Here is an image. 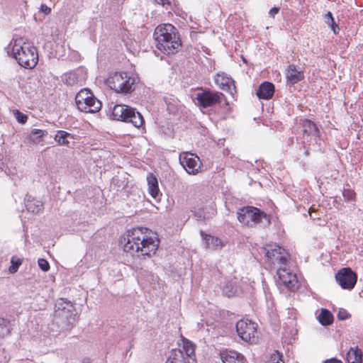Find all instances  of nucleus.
Returning a JSON list of instances; mask_svg holds the SVG:
<instances>
[{
    "label": "nucleus",
    "mask_w": 363,
    "mask_h": 363,
    "mask_svg": "<svg viewBox=\"0 0 363 363\" xmlns=\"http://www.w3.org/2000/svg\"><path fill=\"white\" fill-rule=\"evenodd\" d=\"M123 250L132 256L150 257L157 250L160 240L157 235L146 228H135L128 231Z\"/></svg>",
    "instance_id": "f257e3e1"
},
{
    "label": "nucleus",
    "mask_w": 363,
    "mask_h": 363,
    "mask_svg": "<svg viewBox=\"0 0 363 363\" xmlns=\"http://www.w3.org/2000/svg\"><path fill=\"white\" fill-rule=\"evenodd\" d=\"M153 38L157 51L167 55L177 52L182 46L178 30L170 23L157 26L155 29Z\"/></svg>",
    "instance_id": "f03ea898"
},
{
    "label": "nucleus",
    "mask_w": 363,
    "mask_h": 363,
    "mask_svg": "<svg viewBox=\"0 0 363 363\" xmlns=\"http://www.w3.org/2000/svg\"><path fill=\"white\" fill-rule=\"evenodd\" d=\"M8 55L15 58L26 69L34 68L38 62L37 48L24 41L23 38L13 39L5 48Z\"/></svg>",
    "instance_id": "7ed1b4c3"
},
{
    "label": "nucleus",
    "mask_w": 363,
    "mask_h": 363,
    "mask_svg": "<svg viewBox=\"0 0 363 363\" xmlns=\"http://www.w3.org/2000/svg\"><path fill=\"white\" fill-rule=\"evenodd\" d=\"M77 313L72 303L65 298L57 301L52 323L60 332L69 330L76 322Z\"/></svg>",
    "instance_id": "20e7f679"
},
{
    "label": "nucleus",
    "mask_w": 363,
    "mask_h": 363,
    "mask_svg": "<svg viewBox=\"0 0 363 363\" xmlns=\"http://www.w3.org/2000/svg\"><path fill=\"white\" fill-rule=\"evenodd\" d=\"M237 218L240 223L248 227H254L263 222L268 225L270 223L269 216L264 211L252 206L239 208Z\"/></svg>",
    "instance_id": "39448f33"
},
{
    "label": "nucleus",
    "mask_w": 363,
    "mask_h": 363,
    "mask_svg": "<svg viewBox=\"0 0 363 363\" xmlns=\"http://www.w3.org/2000/svg\"><path fill=\"white\" fill-rule=\"evenodd\" d=\"M112 119L130 123L136 128H140L144 118L135 108L124 104H116L112 108Z\"/></svg>",
    "instance_id": "423d86ee"
},
{
    "label": "nucleus",
    "mask_w": 363,
    "mask_h": 363,
    "mask_svg": "<svg viewBox=\"0 0 363 363\" xmlns=\"http://www.w3.org/2000/svg\"><path fill=\"white\" fill-rule=\"evenodd\" d=\"M265 254V264L272 269L286 265L288 254L286 250L277 244L267 245L263 249Z\"/></svg>",
    "instance_id": "0eeeda50"
},
{
    "label": "nucleus",
    "mask_w": 363,
    "mask_h": 363,
    "mask_svg": "<svg viewBox=\"0 0 363 363\" xmlns=\"http://www.w3.org/2000/svg\"><path fill=\"white\" fill-rule=\"evenodd\" d=\"M299 125L303 135V143H307L309 145L316 146L320 150V130L316 124L309 119L301 120Z\"/></svg>",
    "instance_id": "6e6552de"
},
{
    "label": "nucleus",
    "mask_w": 363,
    "mask_h": 363,
    "mask_svg": "<svg viewBox=\"0 0 363 363\" xmlns=\"http://www.w3.org/2000/svg\"><path fill=\"white\" fill-rule=\"evenodd\" d=\"M257 325L249 320H240L236 324L238 336L245 342L254 344L257 341Z\"/></svg>",
    "instance_id": "1a4fd4ad"
},
{
    "label": "nucleus",
    "mask_w": 363,
    "mask_h": 363,
    "mask_svg": "<svg viewBox=\"0 0 363 363\" xmlns=\"http://www.w3.org/2000/svg\"><path fill=\"white\" fill-rule=\"evenodd\" d=\"M335 278L340 286L346 290L353 289L357 281V273L350 267L339 269L335 274Z\"/></svg>",
    "instance_id": "9d476101"
},
{
    "label": "nucleus",
    "mask_w": 363,
    "mask_h": 363,
    "mask_svg": "<svg viewBox=\"0 0 363 363\" xmlns=\"http://www.w3.org/2000/svg\"><path fill=\"white\" fill-rule=\"evenodd\" d=\"M278 284L284 285L290 291H296L298 289L299 284L295 274L291 272L286 265L277 268Z\"/></svg>",
    "instance_id": "9b49d317"
},
{
    "label": "nucleus",
    "mask_w": 363,
    "mask_h": 363,
    "mask_svg": "<svg viewBox=\"0 0 363 363\" xmlns=\"http://www.w3.org/2000/svg\"><path fill=\"white\" fill-rule=\"evenodd\" d=\"M179 162L189 174H196L201 167L200 158L191 152H184L180 155Z\"/></svg>",
    "instance_id": "f8f14e48"
},
{
    "label": "nucleus",
    "mask_w": 363,
    "mask_h": 363,
    "mask_svg": "<svg viewBox=\"0 0 363 363\" xmlns=\"http://www.w3.org/2000/svg\"><path fill=\"white\" fill-rule=\"evenodd\" d=\"M222 94L211 91L210 90H202L196 95L198 104L202 108L213 106L221 102Z\"/></svg>",
    "instance_id": "ddd939ff"
},
{
    "label": "nucleus",
    "mask_w": 363,
    "mask_h": 363,
    "mask_svg": "<svg viewBox=\"0 0 363 363\" xmlns=\"http://www.w3.org/2000/svg\"><path fill=\"white\" fill-rule=\"evenodd\" d=\"M184 353L188 358L187 363H196L195 358V345L189 340H183V347L182 350H172L171 355L168 358L166 363H174L177 354H179L184 359Z\"/></svg>",
    "instance_id": "4468645a"
},
{
    "label": "nucleus",
    "mask_w": 363,
    "mask_h": 363,
    "mask_svg": "<svg viewBox=\"0 0 363 363\" xmlns=\"http://www.w3.org/2000/svg\"><path fill=\"white\" fill-rule=\"evenodd\" d=\"M77 108L85 113H96L101 108V102L94 95L89 98L76 103Z\"/></svg>",
    "instance_id": "2eb2a0df"
},
{
    "label": "nucleus",
    "mask_w": 363,
    "mask_h": 363,
    "mask_svg": "<svg viewBox=\"0 0 363 363\" xmlns=\"http://www.w3.org/2000/svg\"><path fill=\"white\" fill-rule=\"evenodd\" d=\"M214 82L220 89L224 91L232 92V90L235 89L233 79L224 73H218L214 77Z\"/></svg>",
    "instance_id": "dca6fc26"
},
{
    "label": "nucleus",
    "mask_w": 363,
    "mask_h": 363,
    "mask_svg": "<svg viewBox=\"0 0 363 363\" xmlns=\"http://www.w3.org/2000/svg\"><path fill=\"white\" fill-rule=\"evenodd\" d=\"M220 357L223 363H245L244 356L235 351L225 350L220 353Z\"/></svg>",
    "instance_id": "f3484780"
},
{
    "label": "nucleus",
    "mask_w": 363,
    "mask_h": 363,
    "mask_svg": "<svg viewBox=\"0 0 363 363\" xmlns=\"http://www.w3.org/2000/svg\"><path fill=\"white\" fill-rule=\"evenodd\" d=\"M274 93V85L269 82L262 83L257 91V96L260 99L268 100Z\"/></svg>",
    "instance_id": "a211bd4d"
},
{
    "label": "nucleus",
    "mask_w": 363,
    "mask_h": 363,
    "mask_svg": "<svg viewBox=\"0 0 363 363\" xmlns=\"http://www.w3.org/2000/svg\"><path fill=\"white\" fill-rule=\"evenodd\" d=\"M148 193L155 199H157L162 195L159 189L158 180L155 175L149 173L147 175Z\"/></svg>",
    "instance_id": "6ab92c4d"
},
{
    "label": "nucleus",
    "mask_w": 363,
    "mask_h": 363,
    "mask_svg": "<svg viewBox=\"0 0 363 363\" xmlns=\"http://www.w3.org/2000/svg\"><path fill=\"white\" fill-rule=\"evenodd\" d=\"M25 204L28 211L35 214H38L43 211V203L41 201L26 195L25 199Z\"/></svg>",
    "instance_id": "aec40b11"
},
{
    "label": "nucleus",
    "mask_w": 363,
    "mask_h": 363,
    "mask_svg": "<svg viewBox=\"0 0 363 363\" xmlns=\"http://www.w3.org/2000/svg\"><path fill=\"white\" fill-rule=\"evenodd\" d=\"M201 235L205 241L206 247L213 250L221 249L224 244L221 240L217 237L206 234L204 232L201 231Z\"/></svg>",
    "instance_id": "412c9836"
},
{
    "label": "nucleus",
    "mask_w": 363,
    "mask_h": 363,
    "mask_svg": "<svg viewBox=\"0 0 363 363\" xmlns=\"http://www.w3.org/2000/svg\"><path fill=\"white\" fill-rule=\"evenodd\" d=\"M286 78L290 84H294L304 78L302 71L298 70L294 65H289L286 70Z\"/></svg>",
    "instance_id": "4be33fe9"
},
{
    "label": "nucleus",
    "mask_w": 363,
    "mask_h": 363,
    "mask_svg": "<svg viewBox=\"0 0 363 363\" xmlns=\"http://www.w3.org/2000/svg\"><path fill=\"white\" fill-rule=\"evenodd\" d=\"M346 363H362L363 350L358 346L350 347L346 354Z\"/></svg>",
    "instance_id": "5701e85b"
},
{
    "label": "nucleus",
    "mask_w": 363,
    "mask_h": 363,
    "mask_svg": "<svg viewBox=\"0 0 363 363\" xmlns=\"http://www.w3.org/2000/svg\"><path fill=\"white\" fill-rule=\"evenodd\" d=\"M123 83L118 89V93L128 94L135 89V79L130 77L128 73L123 76Z\"/></svg>",
    "instance_id": "b1692460"
},
{
    "label": "nucleus",
    "mask_w": 363,
    "mask_h": 363,
    "mask_svg": "<svg viewBox=\"0 0 363 363\" xmlns=\"http://www.w3.org/2000/svg\"><path fill=\"white\" fill-rule=\"evenodd\" d=\"M126 73L127 72H115L110 75L107 79V84L109 87L117 92L118 89L121 85V83H123L122 80L123 76H125Z\"/></svg>",
    "instance_id": "393cba45"
},
{
    "label": "nucleus",
    "mask_w": 363,
    "mask_h": 363,
    "mask_svg": "<svg viewBox=\"0 0 363 363\" xmlns=\"http://www.w3.org/2000/svg\"><path fill=\"white\" fill-rule=\"evenodd\" d=\"M73 138V136L70 133L61 130L57 131L55 135L54 140L59 145L68 146L69 144V139Z\"/></svg>",
    "instance_id": "a878e982"
},
{
    "label": "nucleus",
    "mask_w": 363,
    "mask_h": 363,
    "mask_svg": "<svg viewBox=\"0 0 363 363\" xmlns=\"http://www.w3.org/2000/svg\"><path fill=\"white\" fill-rule=\"evenodd\" d=\"M319 323L324 326L330 325L333 322V315L331 312L326 309L322 308L318 317Z\"/></svg>",
    "instance_id": "bb28decb"
},
{
    "label": "nucleus",
    "mask_w": 363,
    "mask_h": 363,
    "mask_svg": "<svg viewBox=\"0 0 363 363\" xmlns=\"http://www.w3.org/2000/svg\"><path fill=\"white\" fill-rule=\"evenodd\" d=\"M48 134L46 130L41 129H33L28 135V140L33 143H38L42 138Z\"/></svg>",
    "instance_id": "cd10ccee"
},
{
    "label": "nucleus",
    "mask_w": 363,
    "mask_h": 363,
    "mask_svg": "<svg viewBox=\"0 0 363 363\" xmlns=\"http://www.w3.org/2000/svg\"><path fill=\"white\" fill-rule=\"evenodd\" d=\"M64 83L68 86H73L78 82V74L74 71L66 72L62 76Z\"/></svg>",
    "instance_id": "c85d7f7f"
},
{
    "label": "nucleus",
    "mask_w": 363,
    "mask_h": 363,
    "mask_svg": "<svg viewBox=\"0 0 363 363\" xmlns=\"http://www.w3.org/2000/svg\"><path fill=\"white\" fill-rule=\"evenodd\" d=\"M237 292L235 281L233 280L227 281L223 288V293L228 296H233Z\"/></svg>",
    "instance_id": "c756f323"
},
{
    "label": "nucleus",
    "mask_w": 363,
    "mask_h": 363,
    "mask_svg": "<svg viewBox=\"0 0 363 363\" xmlns=\"http://www.w3.org/2000/svg\"><path fill=\"white\" fill-rule=\"evenodd\" d=\"M21 259L16 257H12L11 259V266L9 268V272L11 274L16 273L18 271L19 267L21 265Z\"/></svg>",
    "instance_id": "7c9ffc66"
},
{
    "label": "nucleus",
    "mask_w": 363,
    "mask_h": 363,
    "mask_svg": "<svg viewBox=\"0 0 363 363\" xmlns=\"http://www.w3.org/2000/svg\"><path fill=\"white\" fill-rule=\"evenodd\" d=\"M10 333L9 321L0 318V337H4Z\"/></svg>",
    "instance_id": "2f4dec72"
},
{
    "label": "nucleus",
    "mask_w": 363,
    "mask_h": 363,
    "mask_svg": "<svg viewBox=\"0 0 363 363\" xmlns=\"http://www.w3.org/2000/svg\"><path fill=\"white\" fill-rule=\"evenodd\" d=\"M94 94L87 89H83L80 90L75 96V102L81 101L82 100H85Z\"/></svg>",
    "instance_id": "473e14b6"
},
{
    "label": "nucleus",
    "mask_w": 363,
    "mask_h": 363,
    "mask_svg": "<svg viewBox=\"0 0 363 363\" xmlns=\"http://www.w3.org/2000/svg\"><path fill=\"white\" fill-rule=\"evenodd\" d=\"M342 196L345 201L350 202L354 200L355 193L350 189H344Z\"/></svg>",
    "instance_id": "72a5a7b5"
},
{
    "label": "nucleus",
    "mask_w": 363,
    "mask_h": 363,
    "mask_svg": "<svg viewBox=\"0 0 363 363\" xmlns=\"http://www.w3.org/2000/svg\"><path fill=\"white\" fill-rule=\"evenodd\" d=\"M282 354L276 350L272 354L269 363H284Z\"/></svg>",
    "instance_id": "f704fd0d"
},
{
    "label": "nucleus",
    "mask_w": 363,
    "mask_h": 363,
    "mask_svg": "<svg viewBox=\"0 0 363 363\" xmlns=\"http://www.w3.org/2000/svg\"><path fill=\"white\" fill-rule=\"evenodd\" d=\"M194 215L197 220H205L206 219L208 218V216H206L204 208H199L197 211H195Z\"/></svg>",
    "instance_id": "c9c22d12"
},
{
    "label": "nucleus",
    "mask_w": 363,
    "mask_h": 363,
    "mask_svg": "<svg viewBox=\"0 0 363 363\" xmlns=\"http://www.w3.org/2000/svg\"><path fill=\"white\" fill-rule=\"evenodd\" d=\"M14 116L17 120V121L21 124H24L26 123L27 120H28V116L21 113V111H19L18 110H16L14 112Z\"/></svg>",
    "instance_id": "e433bc0d"
},
{
    "label": "nucleus",
    "mask_w": 363,
    "mask_h": 363,
    "mask_svg": "<svg viewBox=\"0 0 363 363\" xmlns=\"http://www.w3.org/2000/svg\"><path fill=\"white\" fill-rule=\"evenodd\" d=\"M38 264L40 269L43 272H48L50 269V264L45 259H38Z\"/></svg>",
    "instance_id": "4c0bfd02"
},
{
    "label": "nucleus",
    "mask_w": 363,
    "mask_h": 363,
    "mask_svg": "<svg viewBox=\"0 0 363 363\" xmlns=\"http://www.w3.org/2000/svg\"><path fill=\"white\" fill-rule=\"evenodd\" d=\"M325 23L328 25V26L331 28L333 33L335 35H337L340 31V28L338 25L335 23V19L332 21H325Z\"/></svg>",
    "instance_id": "58836bf2"
},
{
    "label": "nucleus",
    "mask_w": 363,
    "mask_h": 363,
    "mask_svg": "<svg viewBox=\"0 0 363 363\" xmlns=\"http://www.w3.org/2000/svg\"><path fill=\"white\" fill-rule=\"evenodd\" d=\"M350 317V315L346 310L342 309L338 312L337 318L339 320H345L348 319Z\"/></svg>",
    "instance_id": "ea45409f"
},
{
    "label": "nucleus",
    "mask_w": 363,
    "mask_h": 363,
    "mask_svg": "<svg viewBox=\"0 0 363 363\" xmlns=\"http://www.w3.org/2000/svg\"><path fill=\"white\" fill-rule=\"evenodd\" d=\"M40 11L45 15L49 14L51 12V9L46 6L45 4H42L40 6Z\"/></svg>",
    "instance_id": "a19ab883"
},
{
    "label": "nucleus",
    "mask_w": 363,
    "mask_h": 363,
    "mask_svg": "<svg viewBox=\"0 0 363 363\" xmlns=\"http://www.w3.org/2000/svg\"><path fill=\"white\" fill-rule=\"evenodd\" d=\"M279 11V8H278V7H273V8H272L269 10V16L274 18L275 14L278 13Z\"/></svg>",
    "instance_id": "79ce46f5"
},
{
    "label": "nucleus",
    "mask_w": 363,
    "mask_h": 363,
    "mask_svg": "<svg viewBox=\"0 0 363 363\" xmlns=\"http://www.w3.org/2000/svg\"><path fill=\"white\" fill-rule=\"evenodd\" d=\"M323 363H342V362L336 358H331L329 359H326Z\"/></svg>",
    "instance_id": "37998d69"
},
{
    "label": "nucleus",
    "mask_w": 363,
    "mask_h": 363,
    "mask_svg": "<svg viewBox=\"0 0 363 363\" xmlns=\"http://www.w3.org/2000/svg\"><path fill=\"white\" fill-rule=\"evenodd\" d=\"M333 19H334V18L333 16L332 13L330 11H328L327 13H325V21H332Z\"/></svg>",
    "instance_id": "c03bdc74"
},
{
    "label": "nucleus",
    "mask_w": 363,
    "mask_h": 363,
    "mask_svg": "<svg viewBox=\"0 0 363 363\" xmlns=\"http://www.w3.org/2000/svg\"><path fill=\"white\" fill-rule=\"evenodd\" d=\"M155 2L158 4H161L162 6H164L166 4L169 5L170 2L169 0H155Z\"/></svg>",
    "instance_id": "a18cd8bd"
},
{
    "label": "nucleus",
    "mask_w": 363,
    "mask_h": 363,
    "mask_svg": "<svg viewBox=\"0 0 363 363\" xmlns=\"http://www.w3.org/2000/svg\"><path fill=\"white\" fill-rule=\"evenodd\" d=\"M167 129H168V133H165V135H168L169 137L172 136V130L169 128Z\"/></svg>",
    "instance_id": "49530a36"
},
{
    "label": "nucleus",
    "mask_w": 363,
    "mask_h": 363,
    "mask_svg": "<svg viewBox=\"0 0 363 363\" xmlns=\"http://www.w3.org/2000/svg\"><path fill=\"white\" fill-rule=\"evenodd\" d=\"M4 167V162H2V157L0 155V169H2Z\"/></svg>",
    "instance_id": "de8ad7c7"
},
{
    "label": "nucleus",
    "mask_w": 363,
    "mask_h": 363,
    "mask_svg": "<svg viewBox=\"0 0 363 363\" xmlns=\"http://www.w3.org/2000/svg\"><path fill=\"white\" fill-rule=\"evenodd\" d=\"M304 154L305 155H309V150H306L305 152H304Z\"/></svg>",
    "instance_id": "09e8293b"
},
{
    "label": "nucleus",
    "mask_w": 363,
    "mask_h": 363,
    "mask_svg": "<svg viewBox=\"0 0 363 363\" xmlns=\"http://www.w3.org/2000/svg\"><path fill=\"white\" fill-rule=\"evenodd\" d=\"M293 140H294V138H289V143H293Z\"/></svg>",
    "instance_id": "8fccbe9b"
},
{
    "label": "nucleus",
    "mask_w": 363,
    "mask_h": 363,
    "mask_svg": "<svg viewBox=\"0 0 363 363\" xmlns=\"http://www.w3.org/2000/svg\"><path fill=\"white\" fill-rule=\"evenodd\" d=\"M242 61H243L245 63H246V62H247L246 60H245L244 57H242Z\"/></svg>",
    "instance_id": "3c124183"
}]
</instances>
